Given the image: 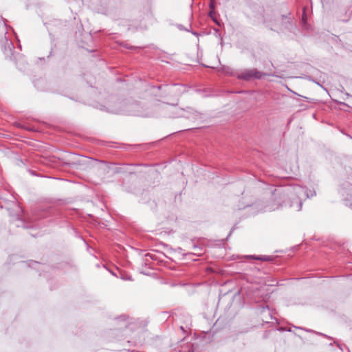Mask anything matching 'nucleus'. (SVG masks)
Instances as JSON below:
<instances>
[{
	"label": "nucleus",
	"mask_w": 352,
	"mask_h": 352,
	"mask_svg": "<svg viewBox=\"0 0 352 352\" xmlns=\"http://www.w3.org/2000/svg\"><path fill=\"white\" fill-rule=\"evenodd\" d=\"M261 312L263 314H267L268 316L270 318H272V316L271 315V311H270L268 307H262L261 308Z\"/></svg>",
	"instance_id": "obj_14"
},
{
	"label": "nucleus",
	"mask_w": 352,
	"mask_h": 352,
	"mask_svg": "<svg viewBox=\"0 0 352 352\" xmlns=\"http://www.w3.org/2000/svg\"><path fill=\"white\" fill-rule=\"evenodd\" d=\"M146 256H151H151L149 254H147Z\"/></svg>",
	"instance_id": "obj_22"
},
{
	"label": "nucleus",
	"mask_w": 352,
	"mask_h": 352,
	"mask_svg": "<svg viewBox=\"0 0 352 352\" xmlns=\"http://www.w3.org/2000/svg\"><path fill=\"white\" fill-rule=\"evenodd\" d=\"M247 257L252 258V259L260 260V261H271L273 259L272 256H257L251 255V256H247Z\"/></svg>",
	"instance_id": "obj_8"
},
{
	"label": "nucleus",
	"mask_w": 352,
	"mask_h": 352,
	"mask_svg": "<svg viewBox=\"0 0 352 352\" xmlns=\"http://www.w3.org/2000/svg\"><path fill=\"white\" fill-rule=\"evenodd\" d=\"M12 124H13V126H14L16 128H17L19 129L25 130L29 132H34V133L41 132V131L34 129V127L32 124L27 123L25 121H22V120L16 121V122H13Z\"/></svg>",
	"instance_id": "obj_5"
},
{
	"label": "nucleus",
	"mask_w": 352,
	"mask_h": 352,
	"mask_svg": "<svg viewBox=\"0 0 352 352\" xmlns=\"http://www.w3.org/2000/svg\"><path fill=\"white\" fill-rule=\"evenodd\" d=\"M351 14H352V12H351L349 13V16H344V17H343L342 16H341V15H340V21H343V22H347V21L349 20V19H350V16H351Z\"/></svg>",
	"instance_id": "obj_16"
},
{
	"label": "nucleus",
	"mask_w": 352,
	"mask_h": 352,
	"mask_svg": "<svg viewBox=\"0 0 352 352\" xmlns=\"http://www.w3.org/2000/svg\"><path fill=\"white\" fill-rule=\"evenodd\" d=\"M208 16L211 18L214 23L219 27H221V25H223V23L221 22V20L218 19L215 11L208 12Z\"/></svg>",
	"instance_id": "obj_7"
},
{
	"label": "nucleus",
	"mask_w": 352,
	"mask_h": 352,
	"mask_svg": "<svg viewBox=\"0 0 352 352\" xmlns=\"http://www.w3.org/2000/svg\"><path fill=\"white\" fill-rule=\"evenodd\" d=\"M116 43L120 47H124L130 50H138L142 49V47H136L131 45L127 41H116Z\"/></svg>",
	"instance_id": "obj_6"
},
{
	"label": "nucleus",
	"mask_w": 352,
	"mask_h": 352,
	"mask_svg": "<svg viewBox=\"0 0 352 352\" xmlns=\"http://www.w3.org/2000/svg\"><path fill=\"white\" fill-rule=\"evenodd\" d=\"M278 208V206H277V207H271V208H270V209H269V210H275V209H276V208Z\"/></svg>",
	"instance_id": "obj_18"
},
{
	"label": "nucleus",
	"mask_w": 352,
	"mask_h": 352,
	"mask_svg": "<svg viewBox=\"0 0 352 352\" xmlns=\"http://www.w3.org/2000/svg\"><path fill=\"white\" fill-rule=\"evenodd\" d=\"M124 279H129V280H131L130 278H128V277H126V278H123Z\"/></svg>",
	"instance_id": "obj_20"
},
{
	"label": "nucleus",
	"mask_w": 352,
	"mask_h": 352,
	"mask_svg": "<svg viewBox=\"0 0 352 352\" xmlns=\"http://www.w3.org/2000/svg\"><path fill=\"white\" fill-rule=\"evenodd\" d=\"M49 129L56 131L57 132H65V133L72 132L70 131L71 129H68V128H63L62 129V128H60L59 126H54V125L50 126L49 127Z\"/></svg>",
	"instance_id": "obj_9"
},
{
	"label": "nucleus",
	"mask_w": 352,
	"mask_h": 352,
	"mask_svg": "<svg viewBox=\"0 0 352 352\" xmlns=\"http://www.w3.org/2000/svg\"><path fill=\"white\" fill-rule=\"evenodd\" d=\"M274 197L278 199H284L285 197H289L292 200L289 204V207L293 208L296 211H300L302 206V198H309L316 195L315 192L309 195L307 190L300 186H294L287 187L285 189L281 188L275 189L273 192Z\"/></svg>",
	"instance_id": "obj_1"
},
{
	"label": "nucleus",
	"mask_w": 352,
	"mask_h": 352,
	"mask_svg": "<svg viewBox=\"0 0 352 352\" xmlns=\"http://www.w3.org/2000/svg\"><path fill=\"white\" fill-rule=\"evenodd\" d=\"M291 12H288L287 14H282L281 18V22H280V30L281 31L284 30H289V32L292 31V29L293 28V26L294 25L293 21V18L290 16Z\"/></svg>",
	"instance_id": "obj_4"
},
{
	"label": "nucleus",
	"mask_w": 352,
	"mask_h": 352,
	"mask_svg": "<svg viewBox=\"0 0 352 352\" xmlns=\"http://www.w3.org/2000/svg\"><path fill=\"white\" fill-rule=\"evenodd\" d=\"M164 107L160 103H142L141 102H133L127 104V111L133 116L148 117L157 113Z\"/></svg>",
	"instance_id": "obj_2"
},
{
	"label": "nucleus",
	"mask_w": 352,
	"mask_h": 352,
	"mask_svg": "<svg viewBox=\"0 0 352 352\" xmlns=\"http://www.w3.org/2000/svg\"><path fill=\"white\" fill-rule=\"evenodd\" d=\"M243 92H245V91H238L237 93H243Z\"/></svg>",
	"instance_id": "obj_21"
},
{
	"label": "nucleus",
	"mask_w": 352,
	"mask_h": 352,
	"mask_svg": "<svg viewBox=\"0 0 352 352\" xmlns=\"http://www.w3.org/2000/svg\"><path fill=\"white\" fill-rule=\"evenodd\" d=\"M213 30H214V34L218 37V38H220L221 41H223V36L221 35V33L219 30V28H213Z\"/></svg>",
	"instance_id": "obj_13"
},
{
	"label": "nucleus",
	"mask_w": 352,
	"mask_h": 352,
	"mask_svg": "<svg viewBox=\"0 0 352 352\" xmlns=\"http://www.w3.org/2000/svg\"><path fill=\"white\" fill-rule=\"evenodd\" d=\"M216 8V0H210L209 2V12H214L215 11Z\"/></svg>",
	"instance_id": "obj_12"
},
{
	"label": "nucleus",
	"mask_w": 352,
	"mask_h": 352,
	"mask_svg": "<svg viewBox=\"0 0 352 352\" xmlns=\"http://www.w3.org/2000/svg\"><path fill=\"white\" fill-rule=\"evenodd\" d=\"M192 34L197 36L198 35V34L196 32H192Z\"/></svg>",
	"instance_id": "obj_19"
},
{
	"label": "nucleus",
	"mask_w": 352,
	"mask_h": 352,
	"mask_svg": "<svg viewBox=\"0 0 352 352\" xmlns=\"http://www.w3.org/2000/svg\"><path fill=\"white\" fill-rule=\"evenodd\" d=\"M301 22L303 25H305L307 23V7L306 6H304L302 8Z\"/></svg>",
	"instance_id": "obj_11"
},
{
	"label": "nucleus",
	"mask_w": 352,
	"mask_h": 352,
	"mask_svg": "<svg viewBox=\"0 0 352 352\" xmlns=\"http://www.w3.org/2000/svg\"><path fill=\"white\" fill-rule=\"evenodd\" d=\"M13 43L11 41H8L5 38V46H4V53L7 50L12 51V49H14Z\"/></svg>",
	"instance_id": "obj_10"
},
{
	"label": "nucleus",
	"mask_w": 352,
	"mask_h": 352,
	"mask_svg": "<svg viewBox=\"0 0 352 352\" xmlns=\"http://www.w3.org/2000/svg\"><path fill=\"white\" fill-rule=\"evenodd\" d=\"M203 127H192V128H187V129H179L178 131H177L176 132H179V133H182V132H189L193 129H202Z\"/></svg>",
	"instance_id": "obj_15"
},
{
	"label": "nucleus",
	"mask_w": 352,
	"mask_h": 352,
	"mask_svg": "<svg viewBox=\"0 0 352 352\" xmlns=\"http://www.w3.org/2000/svg\"><path fill=\"white\" fill-rule=\"evenodd\" d=\"M266 74L258 71L257 69H245L239 74H237L236 78L239 80H243L249 81L251 79L260 80L263 76H265Z\"/></svg>",
	"instance_id": "obj_3"
},
{
	"label": "nucleus",
	"mask_w": 352,
	"mask_h": 352,
	"mask_svg": "<svg viewBox=\"0 0 352 352\" xmlns=\"http://www.w3.org/2000/svg\"><path fill=\"white\" fill-rule=\"evenodd\" d=\"M227 74H229V72H227ZM230 75L231 76H237V75H235L233 72H230Z\"/></svg>",
	"instance_id": "obj_17"
}]
</instances>
